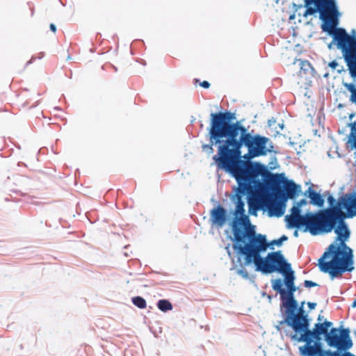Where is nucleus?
<instances>
[{"label": "nucleus", "instance_id": "4be33fe9", "mask_svg": "<svg viewBox=\"0 0 356 356\" xmlns=\"http://www.w3.org/2000/svg\"><path fill=\"white\" fill-rule=\"evenodd\" d=\"M157 307L161 311L163 312H166L172 309V305L170 301L165 299L159 300L157 302Z\"/></svg>", "mask_w": 356, "mask_h": 356}, {"label": "nucleus", "instance_id": "a878e982", "mask_svg": "<svg viewBox=\"0 0 356 356\" xmlns=\"http://www.w3.org/2000/svg\"><path fill=\"white\" fill-rule=\"evenodd\" d=\"M243 266H245L244 264H241V268L238 269L236 270V273L238 275L243 277L244 279H248L249 278V273L248 272L243 268Z\"/></svg>", "mask_w": 356, "mask_h": 356}, {"label": "nucleus", "instance_id": "20e7f679", "mask_svg": "<svg viewBox=\"0 0 356 356\" xmlns=\"http://www.w3.org/2000/svg\"><path fill=\"white\" fill-rule=\"evenodd\" d=\"M346 217L344 213L337 216L333 229L337 236L318 259L320 270L328 273L331 280L341 277L346 271L351 272L355 268L353 251L346 243L350 236L344 221Z\"/></svg>", "mask_w": 356, "mask_h": 356}, {"label": "nucleus", "instance_id": "423d86ee", "mask_svg": "<svg viewBox=\"0 0 356 356\" xmlns=\"http://www.w3.org/2000/svg\"><path fill=\"white\" fill-rule=\"evenodd\" d=\"M235 119L234 113L231 112L225 113H212L211 114V127L209 131L210 144L203 145L202 149L207 151L209 154L213 152V145H218V154L213 156L217 165L219 168L225 170L233 175V170L229 169L224 165V161L222 159V155L220 154V148L225 145L226 141L228 140L227 136H217L218 128L223 123L226 126H230V122Z\"/></svg>", "mask_w": 356, "mask_h": 356}, {"label": "nucleus", "instance_id": "a211bd4d", "mask_svg": "<svg viewBox=\"0 0 356 356\" xmlns=\"http://www.w3.org/2000/svg\"><path fill=\"white\" fill-rule=\"evenodd\" d=\"M284 279L283 282L286 285L288 291H291L295 293L298 288L295 286V273L293 270L289 272H286L285 275H284Z\"/></svg>", "mask_w": 356, "mask_h": 356}, {"label": "nucleus", "instance_id": "f8f14e48", "mask_svg": "<svg viewBox=\"0 0 356 356\" xmlns=\"http://www.w3.org/2000/svg\"><path fill=\"white\" fill-rule=\"evenodd\" d=\"M252 191H253V190L248 194H250ZM237 193H238L237 194L238 200L236 202L235 211L234 213L236 220L233 222L232 231L234 232V225H236L237 226V227L239 228V227L238 226V224L244 225L245 227L244 231H245L246 229H250L254 230L253 228H250V227H247V225H250V220H249L248 216L245 214L244 203L241 200V196L245 195V194L240 193L238 192V188H237ZM247 193H245V195ZM240 229H241V228L240 227Z\"/></svg>", "mask_w": 356, "mask_h": 356}, {"label": "nucleus", "instance_id": "09e8293b", "mask_svg": "<svg viewBox=\"0 0 356 356\" xmlns=\"http://www.w3.org/2000/svg\"><path fill=\"white\" fill-rule=\"evenodd\" d=\"M294 6H297L298 7V6L296 4H294ZM298 7H301V6H298Z\"/></svg>", "mask_w": 356, "mask_h": 356}, {"label": "nucleus", "instance_id": "2eb2a0df", "mask_svg": "<svg viewBox=\"0 0 356 356\" xmlns=\"http://www.w3.org/2000/svg\"><path fill=\"white\" fill-rule=\"evenodd\" d=\"M210 220L212 224L222 227L227 221L226 210L221 206L213 208L210 212Z\"/></svg>", "mask_w": 356, "mask_h": 356}, {"label": "nucleus", "instance_id": "c85d7f7f", "mask_svg": "<svg viewBox=\"0 0 356 356\" xmlns=\"http://www.w3.org/2000/svg\"><path fill=\"white\" fill-rule=\"evenodd\" d=\"M274 212L277 216H280L284 213L282 208L278 205H275L272 209H270V213Z\"/></svg>", "mask_w": 356, "mask_h": 356}, {"label": "nucleus", "instance_id": "f704fd0d", "mask_svg": "<svg viewBox=\"0 0 356 356\" xmlns=\"http://www.w3.org/2000/svg\"><path fill=\"white\" fill-rule=\"evenodd\" d=\"M308 307H309L310 309H315L316 306V304L314 303V302H308Z\"/></svg>", "mask_w": 356, "mask_h": 356}, {"label": "nucleus", "instance_id": "49530a36", "mask_svg": "<svg viewBox=\"0 0 356 356\" xmlns=\"http://www.w3.org/2000/svg\"><path fill=\"white\" fill-rule=\"evenodd\" d=\"M327 76H328V74H325L324 75V77H327Z\"/></svg>", "mask_w": 356, "mask_h": 356}, {"label": "nucleus", "instance_id": "a18cd8bd", "mask_svg": "<svg viewBox=\"0 0 356 356\" xmlns=\"http://www.w3.org/2000/svg\"><path fill=\"white\" fill-rule=\"evenodd\" d=\"M279 126L282 129L283 127H284V124H279Z\"/></svg>", "mask_w": 356, "mask_h": 356}, {"label": "nucleus", "instance_id": "2f4dec72", "mask_svg": "<svg viewBox=\"0 0 356 356\" xmlns=\"http://www.w3.org/2000/svg\"><path fill=\"white\" fill-rule=\"evenodd\" d=\"M244 159H246L247 161H249L248 160L252 159V158H254V157H258V156H254L252 154H250V149H248V153L244 154L243 156H242Z\"/></svg>", "mask_w": 356, "mask_h": 356}, {"label": "nucleus", "instance_id": "f3484780", "mask_svg": "<svg viewBox=\"0 0 356 356\" xmlns=\"http://www.w3.org/2000/svg\"><path fill=\"white\" fill-rule=\"evenodd\" d=\"M305 195H307L310 199V203L313 205L318 206L321 207L323 206L324 200L321 195L320 193L316 192L311 187H309L305 193Z\"/></svg>", "mask_w": 356, "mask_h": 356}, {"label": "nucleus", "instance_id": "4c0bfd02", "mask_svg": "<svg viewBox=\"0 0 356 356\" xmlns=\"http://www.w3.org/2000/svg\"><path fill=\"white\" fill-rule=\"evenodd\" d=\"M355 116V113H353L350 114L349 115L350 120H352Z\"/></svg>", "mask_w": 356, "mask_h": 356}, {"label": "nucleus", "instance_id": "ea45409f", "mask_svg": "<svg viewBox=\"0 0 356 356\" xmlns=\"http://www.w3.org/2000/svg\"><path fill=\"white\" fill-rule=\"evenodd\" d=\"M282 324H280V321L279 322V324L276 326V329L277 330H280V325H282Z\"/></svg>", "mask_w": 356, "mask_h": 356}, {"label": "nucleus", "instance_id": "1a4fd4ad", "mask_svg": "<svg viewBox=\"0 0 356 356\" xmlns=\"http://www.w3.org/2000/svg\"><path fill=\"white\" fill-rule=\"evenodd\" d=\"M271 188L273 193L283 200L294 198L300 191V186L296 185L291 180L286 179L282 175H273Z\"/></svg>", "mask_w": 356, "mask_h": 356}, {"label": "nucleus", "instance_id": "de8ad7c7", "mask_svg": "<svg viewBox=\"0 0 356 356\" xmlns=\"http://www.w3.org/2000/svg\"><path fill=\"white\" fill-rule=\"evenodd\" d=\"M321 316H318V321H321Z\"/></svg>", "mask_w": 356, "mask_h": 356}, {"label": "nucleus", "instance_id": "412c9836", "mask_svg": "<svg viewBox=\"0 0 356 356\" xmlns=\"http://www.w3.org/2000/svg\"><path fill=\"white\" fill-rule=\"evenodd\" d=\"M348 127L350 128V133L348 136L347 144L356 143V121L348 123Z\"/></svg>", "mask_w": 356, "mask_h": 356}, {"label": "nucleus", "instance_id": "6ab92c4d", "mask_svg": "<svg viewBox=\"0 0 356 356\" xmlns=\"http://www.w3.org/2000/svg\"><path fill=\"white\" fill-rule=\"evenodd\" d=\"M339 334L340 336L341 340L343 343V346L345 347V350H348L353 346V341L350 337V330L348 328H339Z\"/></svg>", "mask_w": 356, "mask_h": 356}, {"label": "nucleus", "instance_id": "a19ab883", "mask_svg": "<svg viewBox=\"0 0 356 356\" xmlns=\"http://www.w3.org/2000/svg\"><path fill=\"white\" fill-rule=\"evenodd\" d=\"M249 204H250V211L253 208L254 205L251 202H249Z\"/></svg>", "mask_w": 356, "mask_h": 356}, {"label": "nucleus", "instance_id": "6e6552de", "mask_svg": "<svg viewBox=\"0 0 356 356\" xmlns=\"http://www.w3.org/2000/svg\"><path fill=\"white\" fill-rule=\"evenodd\" d=\"M280 324H286L293 330V334H297L306 330L307 327H309L310 323L303 306L298 308V303H296L292 312H289V309L284 311V318L280 321Z\"/></svg>", "mask_w": 356, "mask_h": 356}, {"label": "nucleus", "instance_id": "f257e3e1", "mask_svg": "<svg viewBox=\"0 0 356 356\" xmlns=\"http://www.w3.org/2000/svg\"><path fill=\"white\" fill-rule=\"evenodd\" d=\"M217 136H227L228 140L220 148L224 165L233 170V177L241 194L250 193L254 187L260 185L259 177L266 176V168L259 163L242 160L241 149L244 145L254 156H266L273 148L268 138L259 134L252 135L240 122H230V126L222 123L218 128Z\"/></svg>", "mask_w": 356, "mask_h": 356}, {"label": "nucleus", "instance_id": "9d476101", "mask_svg": "<svg viewBox=\"0 0 356 356\" xmlns=\"http://www.w3.org/2000/svg\"><path fill=\"white\" fill-rule=\"evenodd\" d=\"M291 339L298 342H305L302 346H299V353L300 356H330L331 350H323V344L318 340L307 337L305 340L301 339L304 337V334L300 332L291 334Z\"/></svg>", "mask_w": 356, "mask_h": 356}, {"label": "nucleus", "instance_id": "58836bf2", "mask_svg": "<svg viewBox=\"0 0 356 356\" xmlns=\"http://www.w3.org/2000/svg\"><path fill=\"white\" fill-rule=\"evenodd\" d=\"M352 307H353V308L356 307V299H355L353 302L352 303Z\"/></svg>", "mask_w": 356, "mask_h": 356}, {"label": "nucleus", "instance_id": "4468645a", "mask_svg": "<svg viewBox=\"0 0 356 356\" xmlns=\"http://www.w3.org/2000/svg\"><path fill=\"white\" fill-rule=\"evenodd\" d=\"M325 341L328 346L331 348H336L337 350H345V347L343 346V343H342L339 334V328H331L329 333L326 334Z\"/></svg>", "mask_w": 356, "mask_h": 356}, {"label": "nucleus", "instance_id": "ddd939ff", "mask_svg": "<svg viewBox=\"0 0 356 356\" xmlns=\"http://www.w3.org/2000/svg\"><path fill=\"white\" fill-rule=\"evenodd\" d=\"M332 325V323L330 321H325L323 323H318L314 325L313 330H310L309 327H307V330L302 331L301 333L304 334L305 339L307 337L314 339V340H318L321 341V336L324 335L325 338L326 334L329 333V328ZM301 339L305 340L304 338Z\"/></svg>", "mask_w": 356, "mask_h": 356}, {"label": "nucleus", "instance_id": "39448f33", "mask_svg": "<svg viewBox=\"0 0 356 356\" xmlns=\"http://www.w3.org/2000/svg\"><path fill=\"white\" fill-rule=\"evenodd\" d=\"M307 204L305 199L295 203L291 209V213L285 216L286 227L289 229H301L304 232H309L313 236L320 235L319 220L322 215L327 216L330 210H320L315 213L308 211L302 215L300 208Z\"/></svg>", "mask_w": 356, "mask_h": 356}, {"label": "nucleus", "instance_id": "c756f323", "mask_svg": "<svg viewBox=\"0 0 356 356\" xmlns=\"http://www.w3.org/2000/svg\"><path fill=\"white\" fill-rule=\"evenodd\" d=\"M304 286L307 288H310L318 286V284L310 280H305L304 282Z\"/></svg>", "mask_w": 356, "mask_h": 356}, {"label": "nucleus", "instance_id": "e433bc0d", "mask_svg": "<svg viewBox=\"0 0 356 356\" xmlns=\"http://www.w3.org/2000/svg\"><path fill=\"white\" fill-rule=\"evenodd\" d=\"M293 236H294L295 237H296V238H297V237H298L299 234H298V230L294 231V232H293Z\"/></svg>", "mask_w": 356, "mask_h": 356}, {"label": "nucleus", "instance_id": "7ed1b4c3", "mask_svg": "<svg viewBox=\"0 0 356 356\" xmlns=\"http://www.w3.org/2000/svg\"><path fill=\"white\" fill-rule=\"evenodd\" d=\"M306 10L303 17L319 14L322 24L321 29L333 38L327 45L329 49L337 45L342 52L348 69L356 65V40L349 37L344 29L337 28L341 16L336 0H304Z\"/></svg>", "mask_w": 356, "mask_h": 356}, {"label": "nucleus", "instance_id": "37998d69", "mask_svg": "<svg viewBox=\"0 0 356 356\" xmlns=\"http://www.w3.org/2000/svg\"><path fill=\"white\" fill-rule=\"evenodd\" d=\"M339 134H343L344 133V130L341 131L340 129H339Z\"/></svg>", "mask_w": 356, "mask_h": 356}, {"label": "nucleus", "instance_id": "c9c22d12", "mask_svg": "<svg viewBox=\"0 0 356 356\" xmlns=\"http://www.w3.org/2000/svg\"><path fill=\"white\" fill-rule=\"evenodd\" d=\"M50 29H51V31L56 32V26L54 24H50Z\"/></svg>", "mask_w": 356, "mask_h": 356}, {"label": "nucleus", "instance_id": "9b49d317", "mask_svg": "<svg viewBox=\"0 0 356 356\" xmlns=\"http://www.w3.org/2000/svg\"><path fill=\"white\" fill-rule=\"evenodd\" d=\"M271 283L273 289L280 294L281 310L284 308L285 310L289 309V312H292L296 307V304L298 303L294 298V293L285 290L282 287L283 280L280 278L273 280Z\"/></svg>", "mask_w": 356, "mask_h": 356}, {"label": "nucleus", "instance_id": "79ce46f5", "mask_svg": "<svg viewBox=\"0 0 356 356\" xmlns=\"http://www.w3.org/2000/svg\"><path fill=\"white\" fill-rule=\"evenodd\" d=\"M227 250L228 255H229V257H231V256H232V253H231L230 250H229V248H227Z\"/></svg>", "mask_w": 356, "mask_h": 356}, {"label": "nucleus", "instance_id": "b1692460", "mask_svg": "<svg viewBox=\"0 0 356 356\" xmlns=\"http://www.w3.org/2000/svg\"><path fill=\"white\" fill-rule=\"evenodd\" d=\"M328 66L332 70H337L339 74H341L344 71V68L342 65H339L336 60H333L328 64Z\"/></svg>", "mask_w": 356, "mask_h": 356}, {"label": "nucleus", "instance_id": "473e14b6", "mask_svg": "<svg viewBox=\"0 0 356 356\" xmlns=\"http://www.w3.org/2000/svg\"><path fill=\"white\" fill-rule=\"evenodd\" d=\"M200 86L204 88H208L210 86V83L207 81H204L200 83Z\"/></svg>", "mask_w": 356, "mask_h": 356}, {"label": "nucleus", "instance_id": "bb28decb", "mask_svg": "<svg viewBox=\"0 0 356 356\" xmlns=\"http://www.w3.org/2000/svg\"><path fill=\"white\" fill-rule=\"evenodd\" d=\"M287 239L288 237L285 235H283L279 239L272 241L270 245H276L277 246H281L283 242L287 241Z\"/></svg>", "mask_w": 356, "mask_h": 356}, {"label": "nucleus", "instance_id": "7c9ffc66", "mask_svg": "<svg viewBox=\"0 0 356 356\" xmlns=\"http://www.w3.org/2000/svg\"><path fill=\"white\" fill-rule=\"evenodd\" d=\"M254 205H255L257 209H261L264 206V202L261 199L258 198L255 201Z\"/></svg>", "mask_w": 356, "mask_h": 356}, {"label": "nucleus", "instance_id": "5701e85b", "mask_svg": "<svg viewBox=\"0 0 356 356\" xmlns=\"http://www.w3.org/2000/svg\"><path fill=\"white\" fill-rule=\"evenodd\" d=\"M132 302L135 306L138 307L140 309H144L146 307V301L143 298L140 296H136L133 298Z\"/></svg>", "mask_w": 356, "mask_h": 356}, {"label": "nucleus", "instance_id": "aec40b11", "mask_svg": "<svg viewBox=\"0 0 356 356\" xmlns=\"http://www.w3.org/2000/svg\"><path fill=\"white\" fill-rule=\"evenodd\" d=\"M348 195L349 199L346 205L352 209L349 211V218H353L356 216V193H348Z\"/></svg>", "mask_w": 356, "mask_h": 356}, {"label": "nucleus", "instance_id": "dca6fc26", "mask_svg": "<svg viewBox=\"0 0 356 356\" xmlns=\"http://www.w3.org/2000/svg\"><path fill=\"white\" fill-rule=\"evenodd\" d=\"M350 76L355 79H356V65L354 66H352L350 69H348ZM343 86L349 91L350 92L351 95L350 97V101L352 103H354L356 104V86L354 83H348L343 82Z\"/></svg>", "mask_w": 356, "mask_h": 356}, {"label": "nucleus", "instance_id": "c03bdc74", "mask_svg": "<svg viewBox=\"0 0 356 356\" xmlns=\"http://www.w3.org/2000/svg\"><path fill=\"white\" fill-rule=\"evenodd\" d=\"M294 17H295V16H294V15H291V16H290V18H289V19H294Z\"/></svg>", "mask_w": 356, "mask_h": 356}, {"label": "nucleus", "instance_id": "72a5a7b5", "mask_svg": "<svg viewBox=\"0 0 356 356\" xmlns=\"http://www.w3.org/2000/svg\"><path fill=\"white\" fill-rule=\"evenodd\" d=\"M275 120L273 118H272L271 119L268 120V124L269 127H273L275 124Z\"/></svg>", "mask_w": 356, "mask_h": 356}, {"label": "nucleus", "instance_id": "393cba45", "mask_svg": "<svg viewBox=\"0 0 356 356\" xmlns=\"http://www.w3.org/2000/svg\"><path fill=\"white\" fill-rule=\"evenodd\" d=\"M330 356H355L348 350H339L336 351L331 350Z\"/></svg>", "mask_w": 356, "mask_h": 356}, {"label": "nucleus", "instance_id": "cd10ccee", "mask_svg": "<svg viewBox=\"0 0 356 356\" xmlns=\"http://www.w3.org/2000/svg\"><path fill=\"white\" fill-rule=\"evenodd\" d=\"M300 65V70L305 72L308 71L311 67V65L308 61L299 60Z\"/></svg>", "mask_w": 356, "mask_h": 356}, {"label": "nucleus", "instance_id": "0eeeda50", "mask_svg": "<svg viewBox=\"0 0 356 356\" xmlns=\"http://www.w3.org/2000/svg\"><path fill=\"white\" fill-rule=\"evenodd\" d=\"M349 197L348 193L340 197L338 201L334 198L332 195H329L327 202L330 208L324 210H330L329 214L326 216L322 215L319 220L320 235L330 233L334 229V224L337 219L339 215L343 214L341 209H345L347 211L346 217L349 218V211L352 209L347 206Z\"/></svg>", "mask_w": 356, "mask_h": 356}, {"label": "nucleus", "instance_id": "f03ea898", "mask_svg": "<svg viewBox=\"0 0 356 356\" xmlns=\"http://www.w3.org/2000/svg\"><path fill=\"white\" fill-rule=\"evenodd\" d=\"M234 238L236 243L233 244V249L245 256V266L254 264L256 270L264 274L279 271L285 275L292 270L281 251L270 252L265 258L261 257V253L266 252L269 245L265 235L257 234L254 230L250 229L243 231L234 225Z\"/></svg>", "mask_w": 356, "mask_h": 356}]
</instances>
